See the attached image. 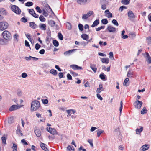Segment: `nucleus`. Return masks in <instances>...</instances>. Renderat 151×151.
Listing matches in <instances>:
<instances>
[{"label": "nucleus", "instance_id": "f257e3e1", "mask_svg": "<svg viewBox=\"0 0 151 151\" xmlns=\"http://www.w3.org/2000/svg\"><path fill=\"white\" fill-rule=\"evenodd\" d=\"M40 106V102L36 100L33 101L31 104V111H34L37 110Z\"/></svg>", "mask_w": 151, "mask_h": 151}, {"label": "nucleus", "instance_id": "f03ea898", "mask_svg": "<svg viewBox=\"0 0 151 151\" xmlns=\"http://www.w3.org/2000/svg\"><path fill=\"white\" fill-rule=\"evenodd\" d=\"M2 35L5 40H6L7 43L8 41L11 40L12 39V36L11 33L7 30L4 31L2 33Z\"/></svg>", "mask_w": 151, "mask_h": 151}, {"label": "nucleus", "instance_id": "7ed1b4c3", "mask_svg": "<svg viewBox=\"0 0 151 151\" xmlns=\"http://www.w3.org/2000/svg\"><path fill=\"white\" fill-rule=\"evenodd\" d=\"M8 23L6 22H0V30L3 31L6 29L8 27Z\"/></svg>", "mask_w": 151, "mask_h": 151}, {"label": "nucleus", "instance_id": "20e7f679", "mask_svg": "<svg viewBox=\"0 0 151 151\" xmlns=\"http://www.w3.org/2000/svg\"><path fill=\"white\" fill-rule=\"evenodd\" d=\"M12 10L17 14H20L21 13L20 9L17 6L14 5L12 6Z\"/></svg>", "mask_w": 151, "mask_h": 151}, {"label": "nucleus", "instance_id": "39448f33", "mask_svg": "<svg viewBox=\"0 0 151 151\" xmlns=\"http://www.w3.org/2000/svg\"><path fill=\"white\" fill-rule=\"evenodd\" d=\"M100 4L101 5V8L102 10H105L106 8V6L108 3L107 0H100Z\"/></svg>", "mask_w": 151, "mask_h": 151}, {"label": "nucleus", "instance_id": "423d86ee", "mask_svg": "<svg viewBox=\"0 0 151 151\" xmlns=\"http://www.w3.org/2000/svg\"><path fill=\"white\" fill-rule=\"evenodd\" d=\"M142 104V102L141 101L137 100L134 103V105L135 107L138 109H140Z\"/></svg>", "mask_w": 151, "mask_h": 151}, {"label": "nucleus", "instance_id": "0eeeda50", "mask_svg": "<svg viewBox=\"0 0 151 151\" xmlns=\"http://www.w3.org/2000/svg\"><path fill=\"white\" fill-rule=\"evenodd\" d=\"M143 55L145 58L146 60L149 64L151 63V57L150 56L149 54L147 52L143 54Z\"/></svg>", "mask_w": 151, "mask_h": 151}, {"label": "nucleus", "instance_id": "6e6552de", "mask_svg": "<svg viewBox=\"0 0 151 151\" xmlns=\"http://www.w3.org/2000/svg\"><path fill=\"white\" fill-rule=\"evenodd\" d=\"M46 129L48 132L54 135L57 134L58 133V132L54 128H52L50 127H47L46 128Z\"/></svg>", "mask_w": 151, "mask_h": 151}, {"label": "nucleus", "instance_id": "1a4fd4ad", "mask_svg": "<svg viewBox=\"0 0 151 151\" xmlns=\"http://www.w3.org/2000/svg\"><path fill=\"white\" fill-rule=\"evenodd\" d=\"M70 67L74 70H82L83 69L82 67L79 66L75 64L71 65L70 66Z\"/></svg>", "mask_w": 151, "mask_h": 151}, {"label": "nucleus", "instance_id": "9d476101", "mask_svg": "<svg viewBox=\"0 0 151 151\" xmlns=\"http://www.w3.org/2000/svg\"><path fill=\"white\" fill-rule=\"evenodd\" d=\"M76 49H72L65 52L64 53V55L65 56H69L70 54L73 53L74 51L76 50Z\"/></svg>", "mask_w": 151, "mask_h": 151}, {"label": "nucleus", "instance_id": "9b49d317", "mask_svg": "<svg viewBox=\"0 0 151 151\" xmlns=\"http://www.w3.org/2000/svg\"><path fill=\"white\" fill-rule=\"evenodd\" d=\"M128 16L130 19L135 18V15L133 12L131 10H129L128 12Z\"/></svg>", "mask_w": 151, "mask_h": 151}, {"label": "nucleus", "instance_id": "f8f14e48", "mask_svg": "<svg viewBox=\"0 0 151 151\" xmlns=\"http://www.w3.org/2000/svg\"><path fill=\"white\" fill-rule=\"evenodd\" d=\"M105 16L108 18H111L112 17V14L110 12L109 9L106 10L104 12Z\"/></svg>", "mask_w": 151, "mask_h": 151}, {"label": "nucleus", "instance_id": "ddd939ff", "mask_svg": "<svg viewBox=\"0 0 151 151\" xmlns=\"http://www.w3.org/2000/svg\"><path fill=\"white\" fill-rule=\"evenodd\" d=\"M90 0H77V3L80 5H84L88 1H90Z\"/></svg>", "mask_w": 151, "mask_h": 151}, {"label": "nucleus", "instance_id": "4468645a", "mask_svg": "<svg viewBox=\"0 0 151 151\" xmlns=\"http://www.w3.org/2000/svg\"><path fill=\"white\" fill-rule=\"evenodd\" d=\"M149 148L148 145H143L140 148L139 151H144L147 150Z\"/></svg>", "mask_w": 151, "mask_h": 151}, {"label": "nucleus", "instance_id": "2eb2a0df", "mask_svg": "<svg viewBox=\"0 0 151 151\" xmlns=\"http://www.w3.org/2000/svg\"><path fill=\"white\" fill-rule=\"evenodd\" d=\"M90 67L94 73L96 72L97 66L95 64L91 63L90 64Z\"/></svg>", "mask_w": 151, "mask_h": 151}, {"label": "nucleus", "instance_id": "dca6fc26", "mask_svg": "<svg viewBox=\"0 0 151 151\" xmlns=\"http://www.w3.org/2000/svg\"><path fill=\"white\" fill-rule=\"evenodd\" d=\"M107 29L109 30V32H114L116 31V28L114 27L111 26H108Z\"/></svg>", "mask_w": 151, "mask_h": 151}, {"label": "nucleus", "instance_id": "f3484780", "mask_svg": "<svg viewBox=\"0 0 151 151\" xmlns=\"http://www.w3.org/2000/svg\"><path fill=\"white\" fill-rule=\"evenodd\" d=\"M34 132L36 135L38 137H40L41 134V132L39 129H35Z\"/></svg>", "mask_w": 151, "mask_h": 151}, {"label": "nucleus", "instance_id": "a211bd4d", "mask_svg": "<svg viewBox=\"0 0 151 151\" xmlns=\"http://www.w3.org/2000/svg\"><path fill=\"white\" fill-rule=\"evenodd\" d=\"M40 145L41 148L45 151H49L48 149L47 148L46 145L43 143H41L40 144Z\"/></svg>", "mask_w": 151, "mask_h": 151}, {"label": "nucleus", "instance_id": "6ab92c4d", "mask_svg": "<svg viewBox=\"0 0 151 151\" xmlns=\"http://www.w3.org/2000/svg\"><path fill=\"white\" fill-rule=\"evenodd\" d=\"M143 128L142 127H140V128H137L136 129L135 131L137 134H140L143 130Z\"/></svg>", "mask_w": 151, "mask_h": 151}, {"label": "nucleus", "instance_id": "aec40b11", "mask_svg": "<svg viewBox=\"0 0 151 151\" xmlns=\"http://www.w3.org/2000/svg\"><path fill=\"white\" fill-rule=\"evenodd\" d=\"M18 106L17 105H12L9 109V111H10L15 110L18 109Z\"/></svg>", "mask_w": 151, "mask_h": 151}, {"label": "nucleus", "instance_id": "412c9836", "mask_svg": "<svg viewBox=\"0 0 151 151\" xmlns=\"http://www.w3.org/2000/svg\"><path fill=\"white\" fill-rule=\"evenodd\" d=\"M29 25L31 28L33 29H35L37 27V26L34 22H29Z\"/></svg>", "mask_w": 151, "mask_h": 151}, {"label": "nucleus", "instance_id": "4be33fe9", "mask_svg": "<svg viewBox=\"0 0 151 151\" xmlns=\"http://www.w3.org/2000/svg\"><path fill=\"white\" fill-rule=\"evenodd\" d=\"M101 60L102 63L107 64L109 62V60L108 58H102Z\"/></svg>", "mask_w": 151, "mask_h": 151}, {"label": "nucleus", "instance_id": "5701e85b", "mask_svg": "<svg viewBox=\"0 0 151 151\" xmlns=\"http://www.w3.org/2000/svg\"><path fill=\"white\" fill-rule=\"evenodd\" d=\"M81 37L83 40H88L89 38V36L85 34H82L81 35Z\"/></svg>", "mask_w": 151, "mask_h": 151}, {"label": "nucleus", "instance_id": "b1692460", "mask_svg": "<svg viewBox=\"0 0 151 151\" xmlns=\"http://www.w3.org/2000/svg\"><path fill=\"white\" fill-rule=\"evenodd\" d=\"M99 88H98L96 91L97 93H100L103 90L102 88V84H100L99 85Z\"/></svg>", "mask_w": 151, "mask_h": 151}, {"label": "nucleus", "instance_id": "393cba45", "mask_svg": "<svg viewBox=\"0 0 151 151\" xmlns=\"http://www.w3.org/2000/svg\"><path fill=\"white\" fill-rule=\"evenodd\" d=\"M39 27L42 30H45L46 29V25L45 24H40L39 25Z\"/></svg>", "mask_w": 151, "mask_h": 151}, {"label": "nucleus", "instance_id": "a878e982", "mask_svg": "<svg viewBox=\"0 0 151 151\" xmlns=\"http://www.w3.org/2000/svg\"><path fill=\"white\" fill-rule=\"evenodd\" d=\"M99 19H96L94 22L91 27H96L97 26L98 24H99Z\"/></svg>", "mask_w": 151, "mask_h": 151}, {"label": "nucleus", "instance_id": "bb28decb", "mask_svg": "<svg viewBox=\"0 0 151 151\" xmlns=\"http://www.w3.org/2000/svg\"><path fill=\"white\" fill-rule=\"evenodd\" d=\"M106 75H105L103 73H101L99 75V77L103 80H106Z\"/></svg>", "mask_w": 151, "mask_h": 151}, {"label": "nucleus", "instance_id": "cd10ccee", "mask_svg": "<svg viewBox=\"0 0 151 151\" xmlns=\"http://www.w3.org/2000/svg\"><path fill=\"white\" fill-rule=\"evenodd\" d=\"M26 37L29 39V40L32 42L33 41L32 37L29 33H26L25 34Z\"/></svg>", "mask_w": 151, "mask_h": 151}, {"label": "nucleus", "instance_id": "c85d7f7f", "mask_svg": "<svg viewBox=\"0 0 151 151\" xmlns=\"http://www.w3.org/2000/svg\"><path fill=\"white\" fill-rule=\"evenodd\" d=\"M6 40L0 38V44L1 45H6L7 44Z\"/></svg>", "mask_w": 151, "mask_h": 151}, {"label": "nucleus", "instance_id": "c756f323", "mask_svg": "<svg viewBox=\"0 0 151 151\" xmlns=\"http://www.w3.org/2000/svg\"><path fill=\"white\" fill-rule=\"evenodd\" d=\"M44 6L45 9L47 11L48 10L50 9L52 12H53L52 9H51L50 7L48 4H45L44 5Z\"/></svg>", "mask_w": 151, "mask_h": 151}, {"label": "nucleus", "instance_id": "7c9ffc66", "mask_svg": "<svg viewBox=\"0 0 151 151\" xmlns=\"http://www.w3.org/2000/svg\"><path fill=\"white\" fill-rule=\"evenodd\" d=\"M104 132V130H101L100 129H98L97 131V136L98 137L100 136L101 134L103 133Z\"/></svg>", "mask_w": 151, "mask_h": 151}, {"label": "nucleus", "instance_id": "2f4dec72", "mask_svg": "<svg viewBox=\"0 0 151 151\" xmlns=\"http://www.w3.org/2000/svg\"><path fill=\"white\" fill-rule=\"evenodd\" d=\"M129 80V79L128 78H126L124 81L123 83L124 85L125 86H128L129 85V83H128Z\"/></svg>", "mask_w": 151, "mask_h": 151}, {"label": "nucleus", "instance_id": "473e14b6", "mask_svg": "<svg viewBox=\"0 0 151 151\" xmlns=\"http://www.w3.org/2000/svg\"><path fill=\"white\" fill-rule=\"evenodd\" d=\"M146 41L148 45H151V37L149 36L146 39Z\"/></svg>", "mask_w": 151, "mask_h": 151}, {"label": "nucleus", "instance_id": "72a5a7b5", "mask_svg": "<svg viewBox=\"0 0 151 151\" xmlns=\"http://www.w3.org/2000/svg\"><path fill=\"white\" fill-rule=\"evenodd\" d=\"M67 149L69 151H74V149L73 147L71 145H68L67 147Z\"/></svg>", "mask_w": 151, "mask_h": 151}, {"label": "nucleus", "instance_id": "f704fd0d", "mask_svg": "<svg viewBox=\"0 0 151 151\" xmlns=\"http://www.w3.org/2000/svg\"><path fill=\"white\" fill-rule=\"evenodd\" d=\"M0 12L2 14L6 15L7 14L6 10L3 8H1L0 9Z\"/></svg>", "mask_w": 151, "mask_h": 151}, {"label": "nucleus", "instance_id": "c9c22d12", "mask_svg": "<svg viewBox=\"0 0 151 151\" xmlns=\"http://www.w3.org/2000/svg\"><path fill=\"white\" fill-rule=\"evenodd\" d=\"M99 44L101 47L103 46H105L107 45V42H103L102 41H100L99 42Z\"/></svg>", "mask_w": 151, "mask_h": 151}, {"label": "nucleus", "instance_id": "e433bc0d", "mask_svg": "<svg viewBox=\"0 0 151 151\" xmlns=\"http://www.w3.org/2000/svg\"><path fill=\"white\" fill-rule=\"evenodd\" d=\"M49 24L52 27H54L55 25V22L53 20H51L49 21Z\"/></svg>", "mask_w": 151, "mask_h": 151}, {"label": "nucleus", "instance_id": "4c0bfd02", "mask_svg": "<svg viewBox=\"0 0 151 151\" xmlns=\"http://www.w3.org/2000/svg\"><path fill=\"white\" fill-rule=\"evenodd\" d=\"M121 2L125 5H128L130 2V0H122Z\"/></svg>", "mask_w": 151, "mask_h": 151}, {"label": "nucleus", "instance_id": "58836bf2", "mask_svg": "<svg viewBox=\"0 0 151 151\" xmlns=\"http://www.w3.org/2000/svg\"><path fill=\"white\" fill-rule=\"evenodd\" d=\"M12 148L13 149L12 151H17V147L16 144H13V146L12 147Z\"/></svg>", "mask_w": 151, "mask_h": 151}, {"label": "nucleus", "instance_id": "ea45409f", "mask_svg": "<svg viewBox=\"0 0 151 151\" xmlns=\"http://www.w3.org/2000/svg\"><path fill=\"white\" fill-rule=\"evenodd\" d=\"M53 43L55 47H58L59 45V43L58 41L55 40H54L53 41Z\"/></svg>", "mask_w": 151, "mask_h": 151}, {"label": "nucleus", "instance_id": "a19ab883", "mask_svg": "<svg viewBox=\"0 0 151 151\" xmlns=\"http://www.w3.org/2000/svg\"><path fill=\"white\" fill-rule=\"evenodd\" d=\"M58 37L59 38V39L61 40H63V36L62 34L61 33H60V32L58 33Z\"/></svg>", "mask_w": 151, "mask_h": 151}, {"label": "nucleus", "instance_id": "79ce46f5", "mask_svg": "<svg viewBox=\"0 0 151 151\" xmlns=\"http://www.w3.org/2000/svg\"><path fill=\"white\" fill-rule=\"evenodd\" d=\"M133 75V72L131 70H129L127 73V76L128 77H131Z\"/></svg>", "mask_w": 151, "mask_h": 151}, {"label": "nucleus", "instance_id": "37998d69", "mask_svg": "<svg viewBox=\"0 0 151 151\" xmlns=\"http://www.w3.org/2000/svg\"><path fill=\"white\" fill-rule=\"evenodd\" d=\"M147 110L146 108L144 107L143 109L141 111V113L142 114H144L147 113Z\"/></svg>", "mask_w": 151, "mask_h": 151}, {"label": "nucleus", "instance_id": "c03bdc74", "mask_svg": "<svg viewBox=\"0 0 151 151\" xmlns=\"http://www.w3.org/2000/svg\"><path fill=\"white\" fill-rule=\"evenodd\" d=\"M50 72V73L54 75H56L57 74V71L55 70L54 69H51Z\"/></svg>", "mask_w": 151, "mask_h": 151}, {"label": "nucleus", "instance_id": "a18cd8bd", "mask_svg": "<svg viewBox=\"0 0 151 151\" xmlns=\"http://www.w3.org/2000/svg\"><path fill=\"white\" fill-rule=\"evenodd\" d=\"M105 28V26H101L100 27H99L98 28H96V30L97 31H99L101 29H104Z\"/></svg>", "mask_w": 151, "mask_h": 151}, {"label": "nucleus", "instance_id": "49530a36", "mask_svg": "<svg viewBox=\"0 0 151 151\" xmlns=\"http://www.w3.org/2000/svg\"><path fill=\"white\" fill-rule=\"evenodd\" d=\"M39 18L40 21L41 22H45L46 20V19L42 15H40Z\"/></svg>", "mask_w": 151, "mask_h": 151}, {"label": "nucleus", "instance_id": "de8ad7c7", "mask_svg": "<svg viewBox=\"0 0 151 151\" xmlns=\"http://www.w3.org/2000/svg\"><path fill=\"white\" fill-rule=\"evenodd\" d=\"M25 5L27 6H30L33 5V3L32 2H28L25 3Z\"/></svg>", "mask_w": 151, "mask_h": 151}, {"label": "nucleus", "instance_id": "09e8293b", "mask_svg": "<svg viewBox=\"0 0 151 151\" xmlns=\"http://www.w3.org/2000/svg\"><path fill=\"white\" fill-rule=\"evenodd\" d=\"M112 22L114 25H115L116 26H118L119 25V24H118L117 21L115 19H113L112 21Z\"/></svg>", "mask_w": 151, "mask_h": 151}, {"label": "nucleus", "instance_id": "8fccbe9b", "mask_svg": "<svg viewBox=\"0 0 151 151\" xmlns=\"http://www.w3.org/2000/svg\"><path fill=\"white\" fill-rule=\"evenodd\" d=\"M101 23L104 24H106L108 23V21L107 19H103L101 20Z\"/></svg>", "mask_w": 151, "mask_h": 151}, {"label": "nucleus", "instance_id": "3c124183", "mask_svg": "<svg viewBox=\"0 0 151 151\" xmlns=\"http://www.w3.org/2000/svg\"><path fill=\"white\" fill-rule=\"evenodd\" d=\"M66 26L68 29L70 30L72 28L71 25V24L69 22H68L66 24Z\"/></svg>", "mask_w": 151, "mask_h": 151}, {"label": "nucleus", "instance_id": "603ef678", "mask_svg": "<svg viewBox=\"0 0 151 151\" xmlns=\"http://www.w3.org/2000/svg\"><path fill=\"white\" fill-rule=\"evenodd\" d=\"M42 103L45 104H47L48 102V100L47 99H42Z\"/></svg>", "mask_w": 151, "mask_h": 151}, {"label": "nucleus", "instance_id": "864d4df0", "mask_svg": "<svg viewBox=\"0 0 151 151\" xmlns=\"http://www.w3.org/2000/svg\"><path fill=\"white\" fill-rule=\"evenodd\" d=\"M1 140L2 141V142L3 143L6 144V138L4 137H1Z\"/></svg>", "mask_w": 151, "mask_h": 151}, {"label": "nucleus", "instance_id": "5fc2aeb1", "mask_svg": "<svg viewBox=\"0 0 151 151\" xmlns=\"http://www.w3.org/2000/svg\"><path fill=\"white\" fill-rule=\"evenodd\" d=\"M43 14L45 17H47L48 15V14L45 10V9H43Z\"/></svg>", "mask_w": 151, "mask_h": 151}, {"label": "nucleus", "instance_id": "6e6d98bb", "mask_svg": "<svg viewBox=\"0 0 151 151\" xmlns=\"http://www.w3.org/2000/svg\"><path fill=\"white\" fill-rule=\"evenodd\" d=\"M35 9L37 10V12L39 13H41L42 12V10L40 9V7L39 6L36 7Z\"/></svg>", "mask_w": 151, "mask_h": 151}, {"label": "nucleus", "instance_id": "4d7b16f0", "mask_svg": "<svg viewBox=\"0 0 151 151\" xmlns=\"http://www.w3.org/2000/svg\"><path fill=\"white\" fill-rule=\"evenodd\" d=\"M17 94L18 96H21L22 95L23 93L21 91L19 90L18 91Z\"/></svg>", "mask_w": 151, "mask_h": 151}, {"label": "nucleus", "instance_id": "13d9d810", "mask_svg": "<svg viewBox=\"0 0 151 151\" xmlns=\"http://www.w3.org/2000/svg\"><path fill=\"white\" fill-rule=\"evenodd\" d=\"M78 27L79 29L81 31H83V26L81 24H79L78 25Z\"/></svg>", "mask_w": 151, "mask_h": 151}, {"label": "nucleus", "instance_id": "bf43d9fd", "mask_svg": "<svg viewBox=\"0 0 151 151\" xmlns=\"http://www.w3.org/2000/svg\"><path fill=\"white\" fill-rule=\"evenodd\" d=\"M88 142L89 143L90 145L92 147H93V140L89 139L88 140Z\"/></svg>", "mask_w": 151, "mask_h": 151}, {"label": "nucleus", "instance_id": "052dcab7", "mask_svg": "<svg viewBox=\"0 0 151 151\" xmlns=\"http://www.w3.org/2000/svg\"><path fill=\"white\" fill-rule=\"evenodd\" d=\"M29 13L32 15H33V14L34 13H35V12L34 10L33 9H30L29 10Z\"/></svg>", "mask_w": 151, "mask_h": 151}, {"label": "nucleus", "instance_id": "680f3d73", "mask_svg": "<svg viewBox=\"0 0 151 151\" xmlns=\"http://www.w3.org/2000/svg\"><path fill=\"white\" fill-rule=\"evenodd\" d=\"M93 14V11H89L86 14L88 17L91 15H92Z\"/></svg>", "mask_w": 151, "mask_h": 151}, {"label": "nucleus", "instance_id": "e2e57ef3", "mask_svg": "<svg viewBox=\"0 0 151 151\" xmlns=\"http://www.w3.org/2000/svg\"><path fill=\"white\" fill-rule=\"evenodd\" d=\"M41 47V46L38 44L36 43L35 45V48L37 50H38Z\"/></svg>", "mask_w": 151, "mask_h": 151}, {"label": "nucleus", "instance_id": "0e129e2a", "mask_svg": "<svg viewBox=\"0 0 151 151\" xmlns=\"http://www.w3.org/2000/svg\"><path fill=\"white\" fill-rule=\"evenodd\" d=\"M120 108H119V111H120V113H121L122 110V107H123V103L122 101H121L120 102Z\"/></svg>", "mask_w": 151, "mask_h": 151}, {"label": "nucleus", "instance_id": "69168bd1", "mask_svg": "<svg viewBox=\"0 0 151 151\" xmlns=\"http://www.w3.org/2000/svg\"><path fill=\"white\" fill-rule=\"evenodd\" d=\"M21 76L23 78H25L27 76V74L25 73H22Z\"/></svg>", "mask_w": 151, "mask_h": 151}, {"label": "nucleus", "instance_id": "338daca9", "mask_svg": "<svg viewBox=\"0 0 151 151\" xmlns=\"http://www.w3.org/2000/svg\"><path fill=\"white\" fill-rule=\"evenodd\" d=\"M18 37L19 35L17 33L15 34L14 35V39L17 41H18Z\"/></svg>", "mask_w": 151, "mask_h": 151}, {"label": "nucleus", "instance_id": "774afa93", "mask_svg": "<svg viewBox=\"0 0 151 151\" xmlns=\"http://www.w3.org/2000/svg\"><path fill=\"white\" fill-rule=\"evenodd\" d=\"M67 76L68 80H72V77L71 76L70 74L68 73L67 74Z\"/></svg>", "mask_w": 151, "mask_h": 151}]
</instances>
